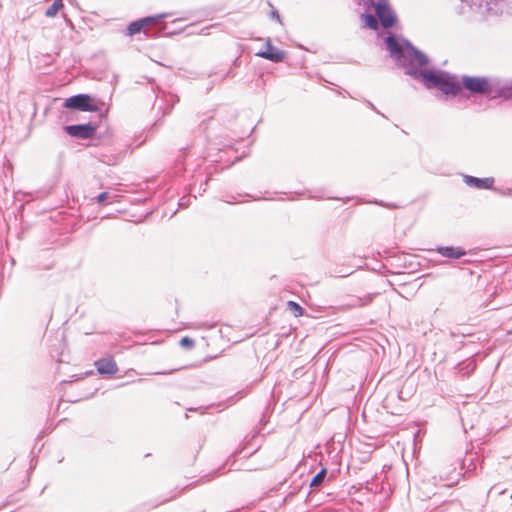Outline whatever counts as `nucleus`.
Masks as SVG:
<instances>
[{
    "label": "nucleus",
    "mask_w": 512,
    "mask_h": 512,
    "mask_svg": "<svg viewBox=\"0 0 512 512\" xmlns=\"http://www.w3.org/2000/svg\"><path fill=\"white\" fill-rule=\"evenodd\" d=\"M160 17H145L140 20L130 23L127 27V35L133 36L142 31H145L146 27L155 24Z\"/></svg>",
    "instance_id": "obj_8"
},
{
    "label": "nucleus",
    "mask_w": 512,
    "mask_h": 512,
    "mask_svg": "<svg viewBox=\"0 0 512 512\" xmlns=\"http://www.w3.org/2000/svg\"><path fill=\"white\" fill-rule=\"evenodd\" d=\"M386 44L391 56L396 57L398 59H400L403 56L402 47L393 36L387 37Z\"/></svg>",
    "instance_id": "obj_11"
},
{
    "label": "nucleus",
    "mask_w": 512,
    "mask_h": 512,
    "mask_svg": "<svg viewBox=\"0 0 512 512\" xmlns=\"http://www.w3.org/2000/svg\"><path fill=\"white\" fill-rule=\"evenodd\" d=\"M437 252L444 257L453 259H458L466 254V251L463 248L454 246L438 247Z\"/></svg>",
    "instance_id": "obj_10"
},
{
    "label": "nucleus",
    "mask_w": 512,
    "mask_h": 512,
    "mask_svg": "<svg viewBox=\"0 0 512 512\" xmlns=\"http://www.w3.org/2000/svg\"><path fill=\"white\" fill-rule=\"evenodd\" d=\"M287 308L295 317H301L304 314L303 308L294 301H288Z\"/></svg>",
    "instance_id": "obj_13"
},
{
    "label": "nucleus",
    "mask_w": 512,
    "mask_h": 512,
    "mask_svg": "<svg viewBox=\"0 0 512 512\" xmlns=\"http://www.w3.org/2000/svg\"><path fill=\"white\" fill-rule=\"evenodd\" d=\"M413 57H414L415 62L419 66H425L427 64V62H428L426 56L421 54V53H419V52H414L413 53Z\"/></svg>",
    "instance_id": "obj_16"
},
{
    "label": "nucleus",
    "mask_w": 512,
    "mask_h": 512,
    "mask_svg": "<svg viewBox=\"0 0 512 512\" xmlns=\"http://www.w3.org/2000/svg\"><path fill=\"white\" fill-rule=\"evenodd\" d=\"M194 344V340L189 337H183L180 341V345L186 349H191L192 347H194Z\"/></svg>",
    "instance_id": "obj_17"
},
{
    "label": "nucleus",
    "mask_w": 512,
    "mask_h": 512,
    "mask_svg": "<svg viewBox=\"0 0 512 512\" xmlns=\"http://www.w3.org/2000/svg\"><path fill=\"white\" fill-rule=\"evenodd\" d=\"M66 132L73 136L82 139L92 138L96 132V127L91 124H79L65 127Z\"/></svg>",
    "instance_id": "obj_6"
},
{
    "label": "nucleus",
    "mask_w": 512,
    "mask_h": 512,
    "mask_svg": "<svg viewBox=\"0 0 512 512\" xmlns=\"http://www.w3.org/2000/svg\"><path fill=\"white\" fill-rule=\"evenodd\" d=\"M419 76L427 88H438L445 94L457 95L462 89L454 77L445 73L422 71Z\"/></svg>",
    "instance_id": "obj_1"
},
{
    "label": "nucleus",
    "mask_w": 512,
    "mask_h": 512,
    "mask_svg": "<svg viewBox=\"0 0 512 512\" xmlns=\"http://www.w3.org/2000/svg\"><path fill=\"white\" fill-rule=\"evenodd\" d=\"M363 19H364V22L367 27L374 29V30L377 29L378 22L373 15H370V14L364 15Z\"/></svg>",
    "instance_id": "obj_15"
},
{
    "label": "nucleus",
    "mask_w": 512,
    "mask_h": 512,
    "mask_svg": "<svg viewBox=\"0 0 512 512\" xmlns=\"http://www.w3.org/2000/svg\"><path fill=\"white\" fill-rule=\"evenodd\" d=\"M64 107L88 112H95L99 109V107L94 103L93 98L87 94H78L67 98L64 102Z\"/></svg>",
    "instance_id": "obj_3"
},
{
    "label": "nucleus",
    "mask_w": 512,
    "mask_h": 512,
    "mask_svg": "<svg viewBox=\"0 0 512 512\" xmlns=\"http://www.w3.org/2000/svg\"><path fill=\"white\" fill-rule=\"evenodd\" d=\"M325 476H326V470H325V469H322L319 473H317V474L313 477V479H312V480H311V482H310V486H311V487H317V486H319V485L323 482V480H324Z\"/></svg>",
    "instance_id": "obj_14"
},
{
    "label": "nucleus",
    "mask_w": 512,
    "mask_h": 512,
    "mask_svg": "<svg viewBox=\"0 0 512 512\" xmlns=\"http://www.w3.org/2000/svg\"><path fill=\"white\" fill-rule=\"evenodd\" d=\"M464 182L470 186L477 189H491L494 185V178H476L473 176L466 175L464 176Z\"/></svg>",
    "instance_id": "obj_9"
},
{
    "label": "nucleus",
    "mask_w": 512,
    "mask_h": 512,
    "mask_svg": "<svg viewBox=\"0 0 512 512\" xmlns=\"http://www.w3.org/2000/svg\"><path fill=\"white\" fill-rule=\"evenodd\" d=\"M99 374L112 376L118 372L116 361L112 357L99 359L95 362Z\"/></svg>",
    "instance_id": "obj_7"
},
{
    "label": "nucleus",
    "mask_w": 512,
    "mask_h": 512,
    "mask_svg": "<svg viewBox=\"0 0 512 512\" xmlns=\"http://www.w3.org/2000/svg\"><path fill=\"white\" fill-rule=\"evenodd\" d=\"M462 84L463 87L471 93L484 94L490 97L492 96L493 87L488 78L464 76Z\"/></svg>",
    "instance_id": "obj_2"
},
{
    "label": "nucleus",
    "mask_w": 512,
    "mask_h": 512,
    "mask_svg": "<svg viewBox=\"0 0 512 512\" xmlns=\"http://www.w3.org/2000/svg\"><path fill=\"white\" fill-rule=\"evenodd\" d=\"M64 7L62 0H54L52 5L46 10L45 15L47 17L53 18L58 12Z\"/></svg>",
    "instance_id": "obj_12"
},
{
    "label": "nucleus",
    "mask_w": 512,
    "mask_h": 512,
    "mask_svg": "<svg viewBox=\"0 0 512 512\" xmlns=\"http://www.w3.org/2000/svg\"><path fill=\"white\" fill-rule=\"evenodd\" d=\"M256 56L278 63L285 59L286 53L272 46L270 41H267L265 46L256 53Z\"/></svg>",
    "instance_id": "obj_5"
},
{
    "label": "nucleus",
    "mask_w": 512,
    "mask_h": 512,
    "mask_svg": "<svg viewBox=\"0 0 512 512\" xmlns=\"http://www.w3.org/2000/svg\"><path fill=\"white\" fill-rule=\"evenodd\" d=\"M107 197H108L107 192H103V193L99 194L97 197L98 203H103Z\"/></svg>",
    "instance_id": "obj_18"
},
{
    "label": "nucleus",
    "mask_w": 512,
    "mask_h": 512,
    "mask_svg": "<svg viewBox=\"0 0 512 512\" xmlns=\"http://www.w3.org/2000/svg\"><path fill=\"white\" fill-rule=\"evenodd\" d=\"M375 8V12L379 17L381 24L385 28L392 27L396 19L388 5V0L372 4Z\"/></svg>",
    "instance_id": "obj_4"
}]
</instances>
